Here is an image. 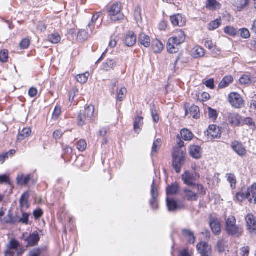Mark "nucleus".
<instances>
[{"instance_id": "34", "label": "nucleus", "mask_w": 256, "mask_h": 256, "mask_svg": "<svg viewBox=\"0 0 256 256\" xmlns=\"http://www.w3.org/2000/svg\"><path fill=\"white\" fill-rule=\"evenodd\" d=\"M48 40L52 44H58L61 40L60 36L58 33H54L48 35Z\"/></svg>"}, {"instance_id": "14", "label": "nucleus", "mask_w": 256, "mask_h": 256, "mask_svg": "<svg viewBox=\"0 0 256 256\" xmlns=\"http://www.w3.org/2000/svg\"><path fill=\"white\" fill-rule=\"evenodd\" d=\"M185 111L186 115H190V117L194 118H198L200 117L199 108L195 105H192L188 109L185 106Z\"/></svg>"}, {"instance_id": "29", "label": "nucleus", "mask_w": 256, "mask_h": 256, "mask_svg": "<svg viewBox=\"0 0 256 256\" xmlns=\"http://www.w3.org/2000/svg\"><path fill=\"white\" fill-rule=\"evenodd\" d=\"M234 4L238 10L241 11L248 4V0H234Z\"/></svg>"}, {"instance_id": "11", "label": "nucleus", "mask_w": 256, "mask_h": 256, "mask_svg": "<svg viewBox=\"0 0 256 256\" xmlns=\"http://www.w3.org/2000/svg\"><path fill=\"white\" fill-rule=\"evenodd\" d=\"M196 248L202 256H211V248L207 243L204 242L198 244Z\"/></svg>"}, {"instance_id": "44", "label": "nucleus", "mask_w": 256, "mask_h": 256, "mask_svg": "<svg viewBox=\"0 0 256 256\" xmlns=\"http://www.w3.org/2000/svg\"><path fill=\"white\" fill-rule=\"evenodd\" d=\"M238 34L243 38H248L250 37V32L248 29L246 28H240L238 31Z\"/></svg>"}, {"instance_id": "41", "label": "nucleus", "mask_w": 256, "mask_h": 256, "mask_svg": "<svg viewBox=\"0 0 256 256\" xmlns=\"http://www.w3.org/2000/svg\"><path fill=\"white\" fill-rule=\"evenodd\" d=\"M88 36V33L86 30H80L78 34V39L81 42L86 40Z\"/></svg>"}, {"instance_id": "64", "label": "nucleus", "mask_w": 256, "mask_h": 256, "mask_svg": "<svg viewBox=\"0 0 256 256\" xmlns=\"http://www.w3.org/2000/svg\"><path fill=\"white\" fill-rule=\"evenodd\" d=\"M3 220L5 223L15 224L17 222L16 219L12 218L10 215L7 218H4Z\"/></svg>"}, {"instance_id": "16", "label": "nucleus", "mask_w": 256, "mask_h": 256, "mask_svg": "<svg viewBox=\"0 0 256 256\" xmlns=\"http://www.w3.org/2000/svg\"><path fill=\"white\" fill-rule=\"evenodd\" d=\"M171 22L174 26H183L186 24V19L182 14H177L170 16Z\"/></svg>"}, {"instance_id": "24", "label": "nucleus", "mask_w": 256, "mask_h": 256, "mask_svg": "<svg viewBox=\"0 0 256 256\" xmlns=\"http://www.w3.org/2000/svg\"><path fill=\"white\" fill-rule=\"evenodd\" d=\"M138 42L141 45L148 48L150 44V38L144 33H140L138 38Z\"/></svg>"}, {"instance_id": "56", "label": "nucleus", "mask_w": 256, "mask_h": 256, "mask_svg": "<svg viewBox=\"0 0 256 256\" xmlns=\"http://www.w3.org/2000/svg\"><path fill=\"white\" fill-rule=\"evenodd\" d=\"M208 117L210 118L213 120H216L218 116V114L215 110H214L210 108H208Z\"/></svg>"}, {"instance_id": "62", "label": "nucleus", "mask_w": 256, "mask_h": 256, "mask_svg": "<svg viewBox=\"0 0 256 256\" xmlns=\"http://www.w3.org/2000/svg\"><path fill=\"white\" fill-rule=\"evenodd\" d=\"M36 27L38 32L40 33L44 32L46 30V26L45 24L41 22H38L37 24Z\"/></svg>"}, {"instance_id": "61", "label": "nucleus", "mask_w": 256, "mask_h": 256, "mask_svg": "<svg viewBox=\"0 0 256 256\" xmlns=\"http://www.w3.org/2000/svg\"><path fill=\"white\" fill-rule=\"evenodd\" d=\"M78 92V90L77 88H73L69 92V100L70 102H72L76 94Z\"/></svg>"}, {"instance_id": "1", "label": "nucleus", "mask_w": 256, "mask_h": 256, "mask_svg": "<svg viewBox=\"0 0 256 256\" xmlns=\"http://www.w3.org/2000/svg\"><path fill=\"white\" fill-rule=\"evenodd\" d=\"M178 147L174 148L173 152V166L176 172L179 173L181 170V167L184 162L185 152L182 150L184 146V142L180 140L178 142Z\"/></svg>"}, {"instance_id": "27", "label": "nucleus", "mask_w": 256, "mask_h": 256, "mask_svg": "<svg viewBox=\"0 0 256 256\" xmlns=\"http://www.w3.org/2000/svg\"><path fill=\"white\" fill-rule=\"evenodd\" d=\"M152 48L154 53H160L164 48L163 44L158 40H154L152 44Z\"/></svg>"}, {"instance_id": "54", "label": "nucleus", "mask_w": 256, "mask_h": 256, "mask_svg": "<svg viewBox=\"0 0 256 256\" xmlns=\"http://www.w3.org/2000/svg\"><path fill=\"white\" fill-rule=\"evenodd\" d=\"M30 44V40L29 38H24L20 43V46L22 49L28 48Z\"/></svg>"}, {"instance_id": "48", "label": "nucleus", "mask_w": 256, "mask_h": 256, "mask_svg": "<svg viewBox=\"0 0 256 256\" xmlns=\"http://www.w3.org/2000/svg\"><path fill=\"white\" fill-rule=\"evenodd\" d=\"M224 32L226 34L231 36H235L238 34V31L234 27L227 26L224 29Z\"/></svg>"}, {"instance_id": "43", "label": "nucleus", "mask_w": 256, "mask_h": 256, "mask_svg": "<svg viewBox=\"0 0 256 256\" xmlns=\"http://www.w3.org/2000/svg\"><path fill=\"white\" fill-rule=\"evenodd\" d=\"M46 247L33 249V256H44L46 254Z\"/></svg>"}, {"instance_id": "38", "label": "nucleus", "mask_w": 256, "mask_h": 256, "mask_svg": "<svg viewBox=\"0 0 256 256\" xmlns=\"http://www.w3.org/2000/svg\"><path fill=\"white\" fill-rule=\"evenodd\" d=\"M227 248L226 242L222 239L220 238L217 242V248L220 252H224Z\"/></svg>"}, {"instance_id": "17", "label": "nucleus", "mask_w": 256, "mask_h": 256, "mask_svg": "<svg viewBox=\"0 0 256 256\" xmlns=\"http://www.w3.org/2000/svg\"><path fill=\"white\" fill-rule=\"evenodd\" d=\"M210 226L212 232L218 235L221 232V226L219 220L216 218H210Z\"/></svg>"}, {"instance_id": "3", "label": "nucleus", "mask_w": 256, "mask_h": 256, "mask_svg": "<svg viewBox=\"0 0 256 256\" xmlns=\"http://www.w3.org/2000/svg\"><path fill=\"white\" fill-rule=\"evenodd\" d=\"M94 107L92 105L88 106L84 110H80L78 118V126H83L92 121L94 116Z\"/></svg>"}, {"instance_id": "6", "label": "nucleus", "mask_w": 256, "mask_h": 256, "mask_svg": "<svg viewBox=\"0 0 256 256\" xmlns=\"http://www.w3.org/2000/svg\"><path fill=\"white\" fill-rule=\"evenodd\" d=\"M199 178V174L195 172H186L182 175L184 184L188 186H196L194 182Z\"/></svg>"}, {"instance_id": "49", "label": "nucleus", "mask_w": 256, "mask_h": 256, "mask_svg": "<svg viewBox=\"0 0 256 256\" xmlns=\"http://www.w3.org/2000/svg\"><path fill=\"white\" fill-rule=\"evenodd\" d=\"M20 247V244L15 239H12L8 246V248L11 250H16Z\"/></svg>"}, {"instance_id": "40", "label": "nucleus", "mask_w": 256, "mask_h": 256, "mask_svg": "<svg viewBox=\"0 0 256 256\" xmlns=\"http://www.w3.org/2000/svg\"><path fill=\"white\" fill-rule=\"evenodd\" d=\"M226 178L230 184L231 188L234 189L236 188V180L235 176L232 174H226Z\"/></svg>"}, {"instance_id": "36", "label": "nucleus", "mask_w": 256, "mask_h": 256, "mask_svg": "<svg viewBox=\"0 0 256 256\" xmlns=\"http://www.w3.org/2000/svg\"><path fill=\"white\" fill-rule=\"evenodd\" d=\"M102 14L101 12H96L94 14L90 22L89 23L88 27L90 28L92 32L94 29V22L98 20Z\"/></svg>"}, {"instance_id": "37", "label": "nucleus", "mask_w": 256, "mask_h": 256, "mask_svg": "<svg viewBox=\"0 0 256 256\" xmlns=\"http://www.w3.org/2000/svg\"><path fill=\"white\" fill-rule=\"evenodd\" d=\"M176 34L177 35L176 36L172 37V38L175 39L178 44H182L184 42L186 39V36L184 32L182 30H180L177 32Z\"/></svg>"}, {"instance_id": "45", "label": "nucleus", "mask_w": 256, "mask_h": 256, "mask_svg": "<svg viewBox=\"0 0 256 256\" xmlns=\"http://www.w3.org/2000/svg\"><path fill=\"white\" fill-rule=\"evenodd\" d=\"M127 90L126 88H122L118 92L117 99L120 102H122L126 97Z\"/></svg>"}, {"instance_id": "31", "label": "nucleus", "mask_w": 256, "mask_h": 256, "mask_svg": "<svg viewBox=\"0 0 256 256\" xmlns=\"http://www.w3.org/2000/svg\"><path fill=\"white\" fill-rule=\"evenodd\" d=\"M192 56L195 58L202 57L204 54V50L198 46L194 47L192 50Z\"/></svg>"}, {"instance_id": "5", "label": "nucleus", "mask_w": 256, "mask_h": 256, "mask_svg": "<svg viewBox=\"0 0 256 256\" xmlns=\"http://www.w3.org/2000/svg\"><path fill=\"white\" fill-rule=\"evenodd\" d=\"M230 105L236 108H240L244 104V102L241 96L237 92H230L228 96Z\"/></svg>"}, {"instance_id": "53", "label": "nucleus", "mask_w": 256, "mask_h": 256, "mask_svg": "<svg viewBox=\"0 0 256 256\" xmlns=\"http://www.w3.org/2000/svg\"><path fill=\"white\" fill-rule=\"evenodd\" d=\"M246 124L250 126H254V122L253 120L250 118H246L243 120H242L241 125Z\"/></svg>"}, {"instance_id": "8", "label": "nucleus", "mask_w": 256, "mask_h": 256, "mask_svg": "<svg viewBox=\"0 0 256 256\" xmlns=\"http://www.w3.org/2000/svg\"><path fill=\"white\" fill-rule=\"evenodd\" d=\"M232 149L240 156H244L246 154V150L243 144L238 142L234 141L231 144Z\"/></svg>"}, {"instance_id": "15", "label": "nucleus", "mask_w": 256, "mask_h": 256, "mask_svg": "<svg viewBox=\"0 0 256 256\" xmlns=\"http://www.w3.org/2000/svg\"><path fill=\"white\" fill-rule=\"evenodd\" d=\"M248 230L251 232H256V218L251 214L247 215L246 218Z\"/></svg>"}, {"instance_id": "59", "label": "nucleus", "mask_w": 256, "mask_h": 256, "mask_svg": "<svg viewBox=\"0 0 256 256\" xmlns=\"http://www.w3.org/2000/svg\"><path fill=\"white\" fill-rule=\"evenodd\" d=\"M17 222H22L23 224H27L28 219V214H23L22 216L20 218H16Z\"/></svg>"}, {"instance_id": "46", "label": "nucleus", "mask_w": 256, "mask_h": 256, "mask_svg": "<svg viewBox=\"0 0 256 256\" xmlns=\"http://www.w3.org/2000/svg\"><path fill=\"white\" fill-rule=\"evenodd\" d=\"M140 12L141 10L139 6H137L136 8L134 11V16L137 24L141 22L142 20Z\"/></svg>"}, {"instance_id": "20", "label": "nucleus", "mask_w": 256, "mask_h": 256, "mask_svg": "<svg viewBox=\"0 0 256 256\" xmlns=\"http://www.w3.org/2000/svg\"><path fill=\"white\" fill-rule=\"evenodd\" d=\"M166 205L170 212L176 211L184 207L182 204H178L174 200L168 198H166Z\"/></svg>"}, {"instance_id": "22", "label": "nucleus", "mask_w": 256, "mask_h": 256, "mask_svg": "<svg viewBox=\"0 0 256 256\" xmlns=\"http://www.w3.org/2000/svg\"><path fill=\"white\" fill-rule=\"evenodd\" d=\"M182 235L186 238L189 244H193L195 242V236L194 232L190 229L184 228L182 230Z\"/></svg>"}, {"instance_id": "60", "label": "nucleus", "mask_w": 256, "mask_h": 256, "mask_svg": "<svg viewBox=\"0 0 256 256\" xmlns=\"http://www.w3.org/2000/svg\"><path fill=\"white\" fill-rule=\"evenodd\" d=\"M10 179L9 176L6 174L0 175V184H9Z\"/></svg>"}, {"instance_id": "26", "label": "nucleus", "mask_w": 256, "mask_h": 256, "mask_svg": "<svg viewBox=\"0 0 256 256\" xmlns=\"http://www.w3.org/2000/svg\"><path fill=\"white\" fill-rule=\"evenodd\" d=\"M30 180V176H24L22 174H19L16 178L18 184L20 185H26Z\"/></svg>"}, {"instance_id": "32", "label": "nucleus", "mask_w": 256, "mask_h": 256, "mask_svg": "<svg viewBox=\"0 0 256 256\" xmlns=\"http://www.w3.org/2000/svg\"><path fill=\"white\" fill-rule=\"evenodd\" d=\"M30 194L28 192H24L21 196L20 200V204L22 208H28L29 206L28 200Z\"/></svg>"}, {"instance_id": "18", "label": "nucleus", "mask_w": 256, "mask_h": 256, "mask_svg": "<svg viewBox=\"0 0 256 256\" xmlns=\"http://www.w3.org/2000/svg\"><path fill=\"white\" fill-rule=\"evenodd\" d=\"M248 200L252 204H256V184L247 189Z\"/></svg>"}, {"instance_id": "28", "label": "nucleus", "mask_w": 256, "mask_h": 256, "mask_svg": "<svg viewBox=\"0 0 256 256\" xmlns=\"http://www.w3.org/2000/svg\"><path fill=\"white\" fill-rule=\"evenodd\" d=\"M116 66V64L114 60L108 59L102 64V68L106 71L113 69Z\"/></svg>"}, {"instance_id": "2", "label": "nucleus", "mask_w": 256, "mask_h": 256, "mask_svg": "<svg viewBox=\"0 0 256 256\" xmlns=\"http://www.w3.org/2000/svg\"><path fill=\"white\" fill-rule=\"evenodd\" d=\"M226 230L228 235L240 236L243 232L242 228L240 225L236 224V220L233 216H230L226 219Z\"/></svg>"}, {"instance_id": "57", "label": "nucleus", "mask_w": 256, "mask_h": 256, "mask_svg": "<svg viewBox=\"0 0 256 256\" xmlns=\"http://www.w3.org/2000/svg\"><path fill=\"white\" fill-rule=\"evenodd\" d=\"M43 214L42 209L38 208L33 212V216L35 218L36 220H37L43 215Z\"/></svg>"}, {"instance_id": "4", "label": "nucleus", "mask_w": 256, "mask_h": 256, "mask_svg": "<svg viewBox=\"0 0 256 256\" xmlns=\"http://www.w3.org/2000/svg\"><path fill=\"white\" fill-rule=\"evenodd\" d=\"M122 5L120 3L114 4L108 12L109 16L112 21L116 22L124 18V16L121 12Z\"/></svg>"}, {"instance_id": "10", "label": "nucleus", "mask_w": 256, "mask_h": 256, "mask_svg": "<svg viewBox=\"0 0 256 256\" xmlns=\"http://www.w3.org/2000/svg\"><path fill=\"white\" fill-rule=\"evenodd\" d=\"M208 136L209 139L212 140L221 136V132L219 127L216 125H211L208 130Z\"/></svg>"}, {"instance_id": "13", "label": "nucleus", "mask_w": 256, "mask_h": 256, "mask_svg": "<svg viewBox=\"0 0 256 256\" xmlns=\"http://www.w3.org/2000/svg\"><path fill=\"white\" fill-rule=\"evenodd\" d=\"M180 44H178L175 39L170 38L166 45L168 51L170 54L176 53L178 52Z\"/></svg>"}, {"instance_id": "30", "label": "nucleus", "mask_w": 256, "mask_h": 256, "mask_svg": "<svg viewBox=\"0 0 256 256\" xmlns=\"http://www.w3.org/2000/svg\"><path fill=\"white\" fill-rule=\"evenodd\" d=\"M180 135L182 138L186 141L190 140L193 138L192 133L186 128H184L181 130Z\"/></svg>"}, {"instance_id": "21", "label": "nucleus", "mask_w": 256, "mask_h": 256, "mask_svg": "<svg viewBox=\"0 0 256 256\" xmlns=\"http://www.w3.org/2000/svg\"><path fill=\"white\" fill-rule=\"evenodd\" d=\"M184 198L188 201H197L198 198V194L189 188L184 189Z\"/></svg>"}, {"instance_id": "33", "label": "nucleus", "mask_w": 256, "mask_h": 256, "mask_svg": "<svg viewBox=\"0 0 256 256\" xmlns=\"http://www.w3.org/2000/svg\"><path fill=\"white\" fill-rule=\"evenodd\" d=\"M31 130L30 128H24L18 136L17 141L21 142L26 138L28 137L31 134Z\"/></svg>"}, {"instance_id": "52", "label": "nucleus", "mask_w": 256, "mask_h": 256, "mask_svg": "<svg viewBox=\"0 0 256 256\" xmlns=\"http://www.w3.org/2000/svg\"><path fill=\"white\" fill-rule=\"evenodd\" d=\"M86 146V142L84 140H80L77 144V148L80 152L84 151Z\"/></svg>"}, {"instance_id": "12", "label": "nucleus", "mask_w": 256, "mask_h": 256, "mask_svg": "<svg viewBox=\"0 0 256 256\" xmlns=\"http://www.w3.org/2000/svg\"><path fill=\"white\" fill-rule=\"evenodd\" d=\"M123 41L126 46L132 47L136 43V38L134 32H130L125 36Z\"/></svg>"}, {"instance_id": "25", "label": "nucleus", "mask_w": 256, "mask_h": 256, "mask_svg": "<svg viewBox=\"0 0 256 256\" xmlns=\"http://www.w3.org/2000/svg\"><path fill=\"white\" fill-rule=\"evenodd\" d=\"M179 190L180 187L178 184L176 183H174L166 188V192L168 195H173L178 192Z\"/></svg>"}, {"instance_id": "9", "label": "nucleus", "mask_w": 256, "mask_h": 256, "mask_svg": "<svg viewBox=\"0 0 256 256\" xmlns=\"http://www.w3.org/2000/svg\"><path fill=\"white\" fill-rule=\"evenodd\" d=\"M228 120L229 123L235 126L241 125L242 118L236 112H228L227 114Z\"/></svg>"}, {"instance_id": "51", "label": "nucleus", "mask_w": 256, "mask_h": 256, "mask_svg": "<svg viewBox=\"0 0 256 256\" xmlns=\"http://www.w3.org/2000/svg\"><path fill=\"white\" fill-rule=\"evenodd\" d=\"M220 24V20H216L210 23L208 26V28L210 30H214L219 27Z\"/></svg>"}, {"instance_id": "50", "label": "nucleus", "mask_w": 256, "mask_h": 256, "mask_svg": "<svg viewBox=\"0 0 256 256\" xmlns=\"http://www.w3.org/2000/svg\"><path fill=\"white\" fill-rule=\"evenodd\" d=\"M236 197L239 202H242L245 199H248V194H247V190L244 192L243 190L240 192H237Z\"/></svg>"}, {"instance_id": "47", "label": "nucleus", "mask_w": 256, "mask_h": 256, "mask_svg": "<svg viewBox=\"0 0 256 256\" xmlns=\"http://www.w3.org/2000/svg\"><path fill=\"white\" fill-rule=\"evenodd\" d=\"M42 234V230H38L33 232V246L38 244L40 240V236Z\"/></svg>"}, {"instance_id": "55", "label": "nucleus", "mask_w": 256, "mask_h": 256, "mask_svg": "<svg viewBox=\"0 0 256 256\" xmlns=\"http://www.w3.org/2000/svg\"><path fill=\"white\" fill-rule=\"evenodd\" d=\"M8 59V51L7 50H2L0 52V61L5 62Z\"/></svg>"}, {"instance_id": "7", "label": "nucleus", "mask_w": 256, "mask_h": 256, "mask_svg": "<svg viewBox=\"0 0 256 256\" xmlns=\"http://www.w3.org/2000/svg\"><path fill=\"white\" fill-rule=\"evenodd\" d=\"M150 194L152 196V199L150 201V206L152 209L156 210L158 206L157 200L158 196V190L155 186L154 180H153V182L151 186Z\"/></svg>"}, {"instance_id": "63", "label": "nucleus", "mask_w": 256, "mask_h": 256, "mask_svg": "<svg viewBox=\"0 0 256 256\" xmlns=\"http://www.w3.org/2000/svg\"><path fill=\"white\" fill-rule=\"evenodd\" d=\"M90 76V74L89 72H86L82 74H78L76 76V80H78V79H86L88 80Z\"/></svg>"}, {"instance_id": "39", "label": "nucleus", "mask_w": 256, "mask_h": 256, "mask_svg": "<svg viewBox=\"0 0 256 256\" xmlns=\"http://www.w3.org/2000/svg\"><path fill=\"white\" fill-rule=\"evenodd\" d=\"M162 146V142L160 139H157L154 142L152 146V150L151 154L154 156L155 154L160 149Z\"/></svg>"}, {"instance_id": "42", "label": "nucleus", "mask_w": 256, "mask_h": 256, "mask_svg": "<svg viewBox=\"0 0 256 256\" xmlns=\"http://www.w3.org/2000/svg\"><path fill=\"white\" fill-rule=\"evenodd\" d=\"M22 240L24 241V244L26 247L32 246V234H24L22 236Z\"/></svg>"}, {"instance_id": "19", "label": "nucleus", "mask_w": 256, "mask_h": 256, "mask_svg": "<svg viewBox=\"0 0 256 256\" xmlns=\"http://www.w3.org/2000/svg\"><path fill=\"white\" fill-rule=\"evenodd\" d=\"M189 152L190 155L195 159H199L201 158L202 150L198 146L192 145L190 147Z\"/></svg>"}, {"instance_id": "23", "label": "nucleus", "mask_w": 256, "mask_h": 256, "mask_svg": "<svg viewBox=\"0 0 256 256\" xmlns=\"http://www.w3.org/2000/svg\"><path fill=\"white\" fill-rule=\"evenodd\" d=\"M206 7L210 10L214 11L220 8V4L216 0H207Z\"/></svg>"}, {"instance_id": "58", "label": "nucleus", "mask_w": 256, "mask_h": 256, "mask_svg": "<svg viewBox=\"0 0 256 256\" xmlns=\"http://www.w3.org/2000/svg\"><path fill=\"white\" fill-rule=\"evenodd\" d=\"M61 112L62 110L60 106H56L53 112L52 118L54 119H57L60 116Z\"/></svg>"}, {"instance_id": "35", "label": "nucleus", "mask_w": 256, "mask_h": 256, "mask_svg": "<svg viewBox=\"0 0 256 256\" xmlns=\"http://www.w3.org/2000/svg\"><path fill=\"white\" fill-rule=\"evenodd\" d=\"M143 124V118L141 116L136 117L134 121V128L136 132L140 131Z\"/></svg>"}]
</instances>
